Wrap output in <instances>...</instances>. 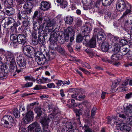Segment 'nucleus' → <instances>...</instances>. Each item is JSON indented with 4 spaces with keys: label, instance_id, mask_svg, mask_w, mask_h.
<instances>
[{
    "label": "nucleus",
    "instance_id": "35",
    "mask_svg": "<svg viewBox=\"0 0 132 132\" xmlns=\"http://www.w3.org/2000/svg\"><path fill=\"white\" fill-rule=\"evenodd\" d=\"M34 115L33 112L31 111H29L27 113L26 116L31 119V120L32 121L34 118Z\"/></svg>",
    "mask_w": 132,
    "mask_h": 132
},
{
    "label": "nucleus",
    "instance_id": "11",
    "mask_svg": "<svg viewBox=\"0 0 132 132\" xmlns=\"http://www.w3.org/2000/svg\"><path fill=\"white\" fill-rule=\"evenodd\" d=\"M14 55V53L11 51H6L5 57L10 63L13 62H15Z\"/></svg>",
    "mask_w": 132,
    "mask_h": 132
},
{
    "label": "nucleus",
    "instance_id": "1",
    "mask_svg": "<svg viewBox=\"0 0 132 132\" xmlns=\"http://www.w3.org/2000/svg\"><path fill=\"white\" fill-rule=\"evenodd\" d=\"M37 22L39 24H41L39 27V32H40L44 30L45 31L48 32H52L54 31L53 26L56 24V22L54 20H50L48 17H42L40 16H37Z\"/></svg>",
    "mask_w": 132,
    "mask_h": 132
},
{
    "label": "nucleus",
    "instance_id": "23",
    "mask_svg": "<svg viewBox=\"0 0 132 132\" xmlns=\"http://www.w3.org/2000/svg\"><path fill=\"white\" fill-rule=\"evenodd\" d=\"M130 50L127 47L122 46L121 47L120 53L121 54V55H127V53H128Z\"/></svg>",
    "mask_w": 132,
    "mask_h": 132
},
{
    "label": "nucleus",
    "instance_id": "61",
    "mask_svg": "<svg viewBox=\"0 0 132 132\" xmlns=\"http://www.w3.org/2000/svg\"><path fill=\"white\" fill-rule=\"evenodd\" d=\"M111 16V13L109 12H108L105 14L104 18L105 19L107 20L110 18Z\"/></svg>",
    "mask_w": 132,
    "mask_h": 132
},
{
    "label": "nucleus",
    "instance_id": "2",
    "mask_svg": "<svg viewBox=\"0 0 132 132\" xmlns=\"http://www.w3.org/2000/svg\"><path fill=\"white\" fill-rule=\"evenodd\" d=\"M127 4L129 7V9L126 7V3L124 0H119L116 5V8L118 11L122 12L126 9V10L123 13L122 15L120 17L121 19L126 17L127 15L131 14V5L128 3Z\"/></svg>",
    "mask_w": 132,
    "mask_h": 132
},
{
    "label": "nucleus",
    "instance_id": "58",
    "mask_svg": "<svg viewBox=\"0 0 132 132\" xmlns=\"http://www.w3.org/2000/svg\"><path fill=\"white\" fill-rule=\"evenodd\" d=\"M120 45H125L127 44L128 43L127 41L125 39H121L120 41Z\"/></svg>",
    "mask_w": 132,
    "mask_h": 132
},
{
    "label": "nucleus",
    "instance_id": "49",
    "mask_svg": "<svg viewBox=\"0 0 132 132\" xmlns=\"http://www.w3.org/2000/svg\"><path fill=\"white\" fill-rule=\"evenodd\" d=\"M24 78L26 80L31 81L34 82H35L36 80V79L31 76H25Z\"/></svg>",
    "mask_w": 132,
    "mask_h": 132
},
{
    "label": "nucleus",
    "instance_id": "26",
    "mask_svg": "<svg viewBox=\"0 0 132 132\" xmlns=\"http://www.w3.org/2000/svg\"><path fill=\"white\" fill-rule=\"evenodd\" d=\"M34 110L37 114V117H39L40 118V117L41 116L42 113L41 107L39 106L36 107L35 108Z\"/></svg>",
    "mask_w": 132,
    "mask_h": 132
},
{
    "label": "nucleus",
    "instance_id": "47",
    "mask_svg": "<svg viewBox=\"0 0 132 132\" xmlns=\"http://www.w3.org/2000/svg\"><path fill=\"white\" fill-rule=\"evenodd\" d=\"M13 113L16 118H18L20 117V112L17 109H14Z\"/></svg>",
    "mask_w": 132,
    "mask_h": 132
},
{
    "label": "nucleus",
    "instance_id": "63",
    "mask_svg": "<svg viewBox=\"0 0 132 132\" xmlns=\"http://www.w3.org/2000/svg\"><path fill=\"white\" fill-rule=\"evenodd\" d=\"M113 40L114 42L116 43H117L118 42L120 43V40L118 37L114 36L113 39Z\"/></svg>",
    "mask_w": 132,
    "mask_h": 132
},
{
    "label": "nucleus",
    "instance_id": "45",
    "mask_svg": "<svg viewBox=\"0 0 132 132\" xmlns=\"http://www.w3.org/2000/svg\"><path fill=\"white\" fill-rule=\"evenodd\" d=\"M85 52L89 55L90 57H92L93 56V52L91 48L86 49Z\"/></svg>",
    "mask_w": 132,
    "mask_h": 132
},
{
    "label": "nucleus",
    "instance_id": "60",
    "mask_svg": "<svg viewBox=\"0 0 132 132\" xmlns=\"http://www.w3.org/2000/svg\"><path fill=\"white\" fill-rule=\"evenodd\" d=\"M96 108H95L93 107L91 111V116L92 117H93L95 115V113L96 112Z\"/></svg>",
    "mask_w": 132,
    "mask_h": 132
},
{
    "label": "nucleus",
    "instance_id": "8",
    "mask_svg": "<svg viewBox=\"0 0 132 132\" xmlns=\"http://www.w3.org/2000/svg\"><path fill=\"white\" fill-rule=\"evenodd\" d=\"M28 35L27 33L25 35L22 34L18 35L17 43L22 45H24L27 42V37Z\"/></svg>",
    "mask_w": 132,
    "mask_h": 132
},
{
    "label": "nucleus",
    "instance_id": "57",
    "mask_svg": "<svg viewBox=\"0 0 132 132\" xmlns=\"http://www.w3.org/2000/svg\"><path fill=\"white\" fill-rule=\"evenodd\" d=\"M45 121H43V129L44 130H47L48 128V124L46 123Z\"/></svg>",
    "mask_w": 132,
    "mask_h": 132
},
{
    "label": "nucleus",
    "instance_id": "25",
    "mask_svg": "<svg viewBox=\"0 0 132 132\" xmlns=\"http://www.w3.org/2000/svg\"><path fill=\"white\" fill-rule=\"evenodd\" d=\"M36 47H33L31 46V49L30 50V51L29 52V53L28 55V56L27 57H29L32 58V57L33 56H35V50H36Z\"/></svg>",
    "mask_w": 132,
    "mask_h": 132
},
{
    "label": "nucleus",
    "instance_id": "64",
    "mask_svg": "<svg viewBox=\"0 0 132 132\" xmlns=\"http://www.w3.org/2000/svg\"><path fill=\"white\" fill-rule=\"evenodd\" d=\"M127 123V124L132 126V118L131 117L128 118Z\"/></svg>",
    "mask_w": 132,
    "mask_h": 132
},
{
    "label": "nucleus",
    "instance_id": "18",
    "mask_svg": "<svg viewBox=\"0 0 132 132\" xmlns=\"http://www.w3.org/2000/svg\"><path fill=\"white\" fill-rule=\"evenodd\" d=\"M75 32L73 31V27L72 26L68 27L64 30V33L71 36H74Z\"/></svg>",
    "mask_w": 132,
    "mask_h": 132
},
{
    "label": "nucleus",
    "instance_id": "31",
    "mask_svg": "<svg viewBox=\"0 0 132 132\" xmlns=\"http://www.w3.org/2000/svg\"><path fill=\"white\" fill-rule=\"evenodd\" d=\"M124 108V111L125 112L129 113H132V105H129L127 106L126 107L123 106Z\"/></svg>",
    "mask_w": 132,
    "mask_h": 132
},
{
    "label": "nucleus",
    "instance_id": "7",
    "mask_svg": "<svg viewBox=\"0 0 132 132\" xmlns=\"http://www.w3.org/2000/svg\"><path fill=\"white\" fill-rule=\"evenodd\" d=\"M16 14L18 18L20 20H22V19L27 20L28 18L27 14L29 15V13L23 9L21 11L20 10H18Z\"/></svg>",
    "mask_w": 132,
    "mask_h": 132
},
{
    "label": "nucleus",
    "instance_id": "55",
    "mask_svg": "<svg viewBox=\"0 0 132 132\" xmlns=\"http://www.w3.org/2000/svg\"><path fill=\"white\" fill-rule=\"evenodd\" d=\"M75 23L79 27L82 25V21L80 19H77Z\"/></svg>",
    "mask_w": 132,
    "mask_h": 132
},
{
    "label": "nucleus",
    "instance_id": "27",
    "mask_svg": "<svg viewBox=\"0 0 132 132\" xmlns=\"http://www.w3.org/2000/svg\"><path fill=\"white\" fill-rule=\"evenodd\" d=\"M57 2L60 3V7L63 9L65 8L67 6L68 4L67 2L63 0H56Z\"/></svg>",
    "mask_w": 132,
    "mask_h": 132
},
{
    "label": "nucleus",
    "instance_id": "10",
    "mask_svg": "<svg viewBox=\"0 0 132 132\" xmlns=\"http://www.w3.org/2000/svg\"><path fill=\"white\" fill-rule=\"evenodd\" d=\"M33 4L30 2H26L24 5L23 9L27 11L29 15L32 13V9L34 7Z\"/></svg>",
    "mask_w": 132,
    "mask_h": 132
},
{
    "label": "nucleus",
    "instance_id": "51",
    "mask_svg": "<svg viewBox=\"0 0 132 132\" xmlns=\"http://www.w3.org/2000/svg\"><path fill=\"white\" fill-rule=\"evenodd\" d=\"M22 121L24 123H28L31 121L32 120H31V119H29L26 116L22 119Z\"/></svg>",
    "mask_w": 132,
    "mask_h": 132
},
{
    "label": "nucleus",
    "instance_id": "17",
    "mask_svg": "<svg viewBox=\"0 0 132 132\" xmlns=\"http://www.w3.org/2000/svg\"><path fill=\"white\" fill-rule=\"evenodd\" d=\"M10 66V72H12L13 74V76H15L16 75V73H15V70H16L17 68L15 62H11Z\"/></svg>",
    "mask_w": 132,
    "mask_h": 132
},
{
    "label": "nucleus",
    "instance_id": "20",
    "mask_svg": "<svg viewBox=\"0 0 132 132\" xmlns=\"http://www.w3.org/2000/svg\"><path fill=\"white\" fill-rule=\"evenodd\" d=\"M109 45L108 42H103L101 46V49L103 51L106 52L109 50Z\"/></svg>",
    "mask_w": 132,
    "mask_h": 132
},
{
    "label": "nucleus",
    "instance_id": "53",
    "mask_svg": "<svg viewBox=\"0 0 132 132\" xmlns=\"http://www.w3.org/2000/svg\"><path fill=\"white\" fill-rule=\"evenodd\" d=\"M60 32H61L60 31H56L52 35L58 39L59 37H60Z\"/></svg>",
    "mask_w": 132,
    "mask_h": 132
},
{
    "label": "nucleus",
    "instance_id": "22",
    "mask_svg": "<svg viewBox=\"0 0 132 132\" xmlns=\"http://www.w3.org/2000/svg\"><path fill=\"white\" fill-rule=\"evenodd\" d=\"M5 10L6 14L9 15H13L15 12V9L12 7H6Z\"/></svg>",
    "mask_w": 132,
    "mask_h": 132
},
{
    "label": "nucleus",
    "instance_id": "40",
    "mask_svg": "<svg viewBox=\"0 0 132 132\" xmlns=\"http://www.w3.org/2000/svg\"><path fill=\"white\" fill-rule=\"evenodd\" d=\"M85 132H94V130L90 128L87 125H85L82 128Z\"/></svg>",
    "mask_w": 132,
    "mask_h": 132
},
{
    "label": "nucleus",
    "instance_id": "32",
    "mask_svg": "<svg viewBox=\"0 0 132 132\" xmlns=\"http://www.w3.org/2000/svg\"><path fill=\"white\" fill-rule=\"evenodd\" d=\"M71 101V104L69 105L67 104L68 106L70 108H73L74 107H77L78 106V105L76 103H75V100L73 99L70 100L69 99L68 100V102H70V101Z\"/></svg>",
    "mask_w": 132,
    "mask_h": 132
},
{
    "label": "nucleus",
    "instance_id": "4",
    "mask_svg": "<svg viewBox=\"0 0 132 132\" xmlns=\"http://www.w3.org/2000/svg\"><path fill=\"white\" fill-rule=\"evenodd\" d=\"M1 123H4L6 125V128H10L12 126L14 123V119L12 117L9 115L4 116L1 120Z\"/></svg>",
    "mask_w": 132,
    "mask_h": 132
},
{
    "label": "nucleus",
    "instance_id": "30",
    "mask_svg": "<svg viewBox=\"0 0 132 132\" xmlns=\"http://www.w3.org/2000/svg\"><path fill=\"white\" fill-rule=\"evenodd\" d=\"M65 22L68 24H71L73 22V18L71 16H67L64 19Z\"/></svg>",
    "mask_w": 132,
    "mask_h": 132
},
{
    "label": "nucleus",
    "instance_id": "50",
    "mask_svg": "<svg viewBox=\"0 0 132 132\" xmlns=\"http://www.w3.org/2000/svg\"><path fill=\"white\" fill-rule=\"evenodd\" d=\"M121 47L118 46L117 45H115L114 50H113V52L115 53H117L119 52H120Z\"/></svg>",
    "mask_w": 132,
    "mask_h": 132
},
{
    "label": "nucleus",
    "instance_id": "12",
    "mask_svg": "<svg viewBox=\"0 0 132 132\" xmlns=\"http://www.w3.org/2000/svg\"><path fill=\"white\" fill-rule=\"evenodd\" d=\"M17 63L19 67L25 68L27 63L26 59L22 56H19L17 57Z\"/></svg>",
    "mask_w": 132,
    "mask_h": 132
},
{
    "label": "nucleus",
    "instance_id": "48",
    "mask_svg": "<svg viewBox=\"0 0 132 132\" xmlns=\"http://www.w3.org/2000/svg\"><path fill=\"white\" fill-rule=\"evenodd\" d=\"M120 82V80H116L113 81L112 86L113 88H115Z\"/></svg>",
    "mask_w": 132,
    "mask_h": 132
},
{
    "label": "nucleus",
    "instance_id": "39",
    "mask_svg": "<svg viewBox=\"0 0 132 132\" xmlns=\"http://www.w3.org/2000/svg\"><path fill=\"white\" fill-rule=\"evenodd\" d=\"M6 77V74L4 72L3 70L0 67V80L3 79L5 78Z\"/></svg>",
    "mask_w": 132,
    "mask_h": 132
},
{
    "label": "nucleus",
    "instance_id": "54",
    "mask_svg": "<svg viewBox=\"0 0 132 132\" xmlns=\"http://www.w3.org/2000/svg\"><path fill=\"white\" fill-rule=\"evenodd\" d=\"M4 72L5 73H7L10 72V69H9L7 66L5 65L3 67V70Z\"/></svg>",
    "mask_w": 132,
    "mask_h": 132
},
{
    "label": "nucleus",
    "instance_id": "16",
    "mask_svg": "<svg viewBox=\"0 0 132 132\" xmlns=\"http://www.w3.org/2000/svg\"><path fill=\"white\" fill-rule=\"evenodd\" d=\"M104 33L102 31L98 32L97 36V40L98 43H101L105 39Z\"/></svg>",
    "mask_w": 132,
    "mask_h": 132
},
{
    "label": "nucleus",
    "instance_id": "34",
    "mask_svg": "<svg viewBox=\"0 0 132 132\" xmlns=\"http://www.w3.org/2000/svg\"><path fill=\"white\" fill-rule=\"evenodd\" d=\"M59 45H58L57 43H50V48L52 50H55L57 48Z\"/></svg>",
    "mask_w": 132,
    "mask_h": 132
},
{
    "label": "nucleus",
    "instance_id": "5",
    "mask_svg": "<svg viewBox=\"0 0 132 132\" xmlns=\"http://www.w3.org/2000/svg\"><path fill=\"white\" fill-rule=\"evenodd\" d=\"M91 29L88 26L86 25H84L81 28V31H82L81 34L84 35L85 39L87 40L89 39L90 37L89 35Z\"/></svg>",
    "mask_w": 132,
    "mask_h": 132
},
{
    "label": "nucleus",
    "instance_id": "41",
    "mask_svg": "<svg viewBox=\"0 0 132 132\" xmlns=\"http://www.w3.org/2000/svg\"><path fill=\"white\" fill-rule=\"evenodd\" d=\"M18 35H17L15 34H12L10 36V40L13 41H16L17 42Z\"/></svg>",
    "mask_w": 132,
    "mask_h": 132
},
{
    "label": "nucleus",
    "instance_id": "33",
    "mask_svg": "<svg viewBox=\"0 0 132 132\" xmlns=\"http://www.w3.org/2000/svg\"><path fill=\"white\" fill-rule=\"evenodd\" d=\"M56 50L62 55H64L66 54V52L64 49L60 45H59Z\"/></svg>",
    "mask_w": 132,
    "mask_h": 132
},
{
    "label": "nucleus",
    "instance_id": "36",
    "mask_svg": "<svg viewBox=\"0 0 132 132\" xmlns=\"http://www.w3.org/2000/svg\"><path fill=\"white\" fill-rule=\"evenodd\" d=\"M84 39L85 37L84 36V35L83 36H82L81 34H79L77 36L76 41L77 42L80 43L81 42L83 39L84 41L83 42H84V41H85L84 40Z\"/></svg>",
    "mask_w": 132,
    "mask_h": 132
},
{
    "label": "nucleus",
    "instance_id": "15",
    "mask_svg": "<svg viewBox=\"0 0 132 132\" xmlns=\"http://www.w3.org/2000/svg\"><path fill=\"white\" fill-rule=\"evenodd\" d=\"M32 23L33 25V29L35 31H36L37 30H38V33L39 34H43L44 33L45 30H44H44H42V31L39 32V27H40V24H39L37 21H33Z\"/></svg>",
    "mask_w": 132,
    "mask_h": 132
},
{
    "label": "nucleus",
    "instance_id": "29",
    "mask_svg": "<svg viewBox=\"0 0 132 132\" xmlns=\"http://www.w3.org/2000/svg\"><path fill=\"white\" fill-rule=\"evenodd\" d=\"M40 34V35H39L38 39V43L39 44L44 45L45 44V38L44 36H42V35H41L42 34Z\"/></svg>",
    "mask_w": 132,
    "mask_h": 132
},
{
    "label": "nucleus",
    "instance_id": "13",
    "mask_svg": "<svg viewBox=\"0 0 132 132\" xmlns=\"http://www.w3.org/2000/svg\"><path fill=\"white\" fill-rule=\"evenodd\" d=\"M50 7V4L46 1H43L40 4V9L43 11H46L48 10Z\"/></svg>",
    "mask_w": 132,
    "mask_h": 132
},
{
    "label": "nucleus",
    "instance_id": "43",
    "mask_svg": "<svg viewBox=\"0 0 132 132\" xmlns=\"http://www.w3.org/2000/svg\"><path fill=\"white\" fill-rule=\"evenodd\" d=\"M30 21L27 20H23L22 22V24L23 27H24L26 28L27 27H29V26L30 24Z\"/></svg>",
    "mask_w": 132,
    "mask_h": 132
},
{
    "label": "nucleus",
    "instance_id": "56",
    "mask_svg": "<svg viewBox=\"0 0 132 132\" xmlns=\"http://www.w3.org/2000/svg\"><path fill=\"white\" fill-rule=\"evenodd\" d=\"M65 127L67 128L72 129L73 127V126L71 122H68L66 124Z\"/></svg>",
    "mask_w": 132,
    "mask_h": 132
},
{
    "label": "nucleus",
    "instance_id": "6",
    "mask_svg": "<svg viewBox=\"0 0 132 132\" xmlns=\"http://www.w3.org/2000/svg\"><path fill=\"white\" fill-rule=\"evenodd\" d=\"M29 131L30 132H42L41 128L37 122H35L28 127Z\"/></svg>",
    "mask_w": 132,
    "mask_h": 132
},
{
    "label": "nucleus",
    "instance_id": "14",
    "mask_svg": "<svg viewBox=\"0 0 132 132\" xmlns=\"http://www.w3.org/2000/svg\"><path fill=\"white\" fill-rule=\"evenodd\" d=\"M127 124L125 123H121L120 125V130L122 131H124L126 132H129L131 130V128L127 126Z\"/></svg>",
    "mask_w": 132,
    "mask_h": 132
},
{
    "label": "nucleus",
    "instance_id": "3",
    "mask_svg": "<svg viewBox=\"0 0 132 132\" xmlns=\"http://www.w3.org/2000/svg\"><path fill=\"white\" fill-rule=\"evenodd\" d=\"M37 49V51H38L35 53V61L38 65H43L47 62L46 57H45L41 52L39 51L40 50H38L39 49L38 48Z\"/></svg>",
    "mask_w": 132,
    "mask_h": 132
},
{
    "label": "nucleus",
    "instance_id": "21",
    "mask_svg": "<svg viewBox=\"0 0 132 132\" xmlns=\"http://www.w3.org/2000/svg\"><path fill=\"white\" fill-rule=\"evenodd\" d=\"M55 52L54 51H51L48 54H46V58L47 59V62L48 61L54 59L56 55Z\"/></svg>",
    "mask_w": 132,
    "mask_h": 132
},
{
    "label": "nucleus",
    "instance_id": "37",
    "mask_svg": "<svg viewBox=\"0 0 132 132\" xmlns=\"http://www.w3.org/2000/svg\"><path fill=\"white\" fill-rule=\"evenodd\" d=\"M129 116L128 113L124 112L123 113H120L119 114V117L121 118H122L123 120H125L126 118H127Z\"/></svg>",
    "mask_w": 132,
    "mask_h": 132
},
{
    "label": "nucleus",
    "instance_id": "24",
    "mask_svg": "<svg viewBox=\"0 0 132 132\" xmlns=\"http://www.w3.org/2000/svg\"><path fill=\"white\" fill-rule=\"evenodd\" d=\"M31 47V46L28 45L23 47V53L27 56L30 51Z\"/></svg>",
    "mask_w": 132,
    "mask_h": 132
},
{
    "label": "nucleus",
    "instance_id": "44",
    "mask_svg": "<svg viewBox=\"0 0 132 132\" xmlns=\"http://www.w3.org/2000/svg\"><path fill=\"white\" fill-rule=\"evenodd\" d=\"M105 3L102 2V4L105 6H110L114 0H104Z\"/></svg>",
    "mask_w": 132,
    "mask_h": 132
},
{
    "label": "nucleus",
    "instance_id": "52",
    "mask_svg": "<svg viewBox=\"0 0 132 132\" xmlns=\"http://www.w3.org/2000/svg\"><path fill=\"white\" fill-rule=\"evenodd\" d=\"M32 44L34 46L37 45V47L38 46V49L39 47V46L38 45V40H37V39L32 38ZM38 48V47L37 48Z\"/></svg>",
    "mask_w": 132,
    "mask_h": 132
},
{
    "label": "nucleus",
    "instance_id": "9",
    "mask_svg": "<svg viewBox=\"0 0 132 132\" xmlns=\"http://www.w3.org/2000/svg\"><path fill=\"white\" fill-rule=\"evenodd\" d=\"M89 40H87L85 39V41L83 42V44L87 47L92 48H95L96 44V39L93 38L89 41Z\"/></svg>",
    "mask_w": 132,
    "mask_h": 132
},
{
    "label": "nucleus",
    "instance_id": "62",
    "mask_svg": "<svg viewBox=\"0 0 132 132\" xmlns=\"http://www.w3.org/2000/svg\"><path fill=\"white\" fill-rule=\"evenodd\" d=\"M42 86L40 85H36L34 88V89L35 90H39L42 89Z\"/></svg>",
    "mask_w": 132,
    "mask_h": 132
},
{
    "label": "nucleus",
    "instance_id": "28",
    "mask_svg": "<svg viewBox=\"0 0 132 132\" xmlns=\"http://www.w3.org/2000/svg\"><path fill=\"white\" fill-rule=\"evenodd\" d=\"M121 55L115 53L112 55L111 57L112 60L113 61H117L120 60L122 58Z\"/></svg>",
    "mask_w": 132,
    "mask_h": 132
},
{
    "label": "nucleus",
    "instance_id": "59",
    "mask_svg": "<svg viewBox=\"0 0 132 132\" xmlns=\"http://www.w3.org/2000/svg\"><path fill=\"white\" fill-rule=\"evenodd\" d=\"M6 51H5L4 49L2 48L0 49V56L2 55L5 56Z\"/></svg>",
    "mask_w": 132,
    "mask_h": 132
},
{
    "label": "nucleus",
    "instance_id": "46",
    "mask_svg": "<svg viewBox=\"0 0 132 132\" xmlns=\"http://www.w3.org/2000/svg\"><path fill=\"white\" fill-rule=\"evenodd\" d=\"M57 40L58 39L52 34L50 36L49 39L50 43H57L56 42Z\"/></svg>",
    "mask_w": 132,
    "mask_h": 132
},
{
    "label": "nucleus",
    "instance_id": "38",
    "mask_svg": "<svg viewBox=\"0 0 132 132\" xmlns=\"http://www.w3.org/2000/svg\"><path fill=\"white\" fill-rule=\"evenodd\" d=\"M64 34V40H63V41H61V42H60L61 44H63L65 42V41L67 42H68L69 40V36L70 35L65 34Z\"/></svg>",
    "mask_w": 132,
    "mask_h": 132
},
{
    "label": "nucleus",
    "instance_id": "42",
    "mask_svg": "<svg viewBox=\"0 0 132 132\" xmlns=\"http://www.w3.org/2000/svg\"><path fill=\"white\" fill-rule=\"evenodd\" d=\"M14 21L13 19L9 17L7 18V22H5V24L7 26L12 23Z\"/></svg>",
    "mask_w": 132,
    "mask_h": 132
},
{
    "label": "nucleus",
    "instance_id": "19",
    "mask_svg": "<svg viewBox=\"0 0 132 132\" xmlns=\"http://www.w3.org/2000/svg\"><path fill=\"white\" fill-rule=\"evenodd\" d=\"M78 105L79 106V107L80 108H81V109H79V110H78L77 109H75L74 110V112H75L76 113V114L78 121V122H79L80 123H81L80 120V114L79 112V111L82 110V106L80 104H79V105Z\"/></svg>",
    "mask_w": 132,
    "mask_h": 132
}]
</instances>
